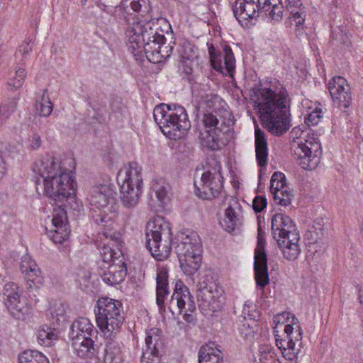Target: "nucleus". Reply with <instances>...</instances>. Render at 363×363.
Here are the masks:
<instances>
[{
	"label": "nucleus",
	"instance_id": "nucleus-1",
	"mask_svg": "<svg viewBox=\"0 0 363 363\" xmlns=\"http://www.w3.org/2000/svg\"><path fill=\"white\" fill-rule=\"evenodd\" d=\"M251 101L263 128L279 136L291 126L290 99L286 88L279 82L267 86L253 87Z\"/></svg>",
	"mask_w": 363,
	"mask_h": 363
},
{
	"label": "nucleus",
	"instance_id": "nucleus-2",
	"mask_svg": "<svg viewBox=\"0 0 363 363\" xmlns=\"http://www.w3.org/2000/svg\"><path fill=\"white\" fill-rule=\"evenodd\" d=\"M33 171L37 177L35 184L38 191L48 196L58 209L67 210L68 206L73 208L72 203L75 201V186L77 185L72 172L62 168L60 163L53 157L47 156L35 163Z\"/></svg>",
	"mask_w": 363,
	"mask_h": 363
},
{
	"label": "nucleus",
	"instance_id": "nucleus-3",
	"mask_svg": "<svg viewBox=\"0 0 363 363\" xmlns=\"http://www.w3.org/2000/svg\"><path fill=\"white\" fill-rule=\"evenodd\" d=\"M201 121L203 128L200 132L199 139L201 145L209 150H220L233 137V118L226 110L207 111L203 113Z\"/></svg>",
	"mask_w": 363,
	"mask_h": 363
},
{
	"label": "nucleus",
	"instance_id": "nucleus-4",
	"mask_svg": "<svg viewBox=\"0 0 363 363\" xmlns=\"http://www.w3.org/2000/svg\"><path fill=\"white\" fill-rule=\"evenodd\" d=\"M150 16L144 21L132 18L127 19L128 26L125 31L129 48L136 55L135 51L143 49L146 54L160 52L163 51L161 48V42L165 40L162 30L159 26L157 21L153 19L147 20Z\"/></svg>",
	"mask_w": 363,
	"mask_h": 363
},
{
	"label": "nucleus",
	"instance_id": "nucleus-5",
	"mask_svg": "<svg viewBox=\"0 0 363 363\" xmlns=\"http://www.w3.org/2000/svg\"><path fill=\"white\" fill-rule=\"evenodd\" d=\"M274 334L276 345L287 360L297 358L302 347V329L297 318L289 312H283L274 316Z\"/></svg>",
	"mask_w": 363,
	"mask_h": 363
},
{
	"label": "nucleus",
	"instance_id": "nucleus-6",
	"mask_svg": "<svg viewBox=\"0 0 363 363\" xmlns=\"http://www.w3.org/2000/svg\"><path fill=\"white\" fill-rule=\"evenodd\" d=\"M153 117L163 134L171 140L180 138L191 128L186 109L177 104L157 106L153 111Z\"/></svg>",
	"mask_w": 363,
	"mask_h": 363
},
{
	"label": "nucleus",
	"instance_id": "nucleus-7",
	"mask_svg": "<svg viewBox=\"0 0 363 363\" xmlns=\"http://www.w3.org/2000/svg\"><path fill=\"white\" fill-rule=\"evenodd\" d=\"M272 233L287 260H294L301 252L299 233L291 218L283 213H276L272 218Z\"/></svg>",
	"mask_w": 363,
	"mask_h": 363
},
{
	"label": "nucleus",
	"instance_id": "nucleus-8",
	"mask_svg": "<svg viewBox=\"0 0 363 363\" xmlns=\"http://www.w3.org/2000/svg\"><path fill=\"white\" fill-rule=\"evenodd\" d=\"M98 328L106 338L114 337L125 320L123 308L120 301L109 297L99 298L94 308Z\"/></svg>",
	"mask_w": 363,
	"mask_h": 363
},
{
	"label": "nucleus",
	"instance_id": "nucleus-9",
	"mask_svg": "<svg viewBox=\"0 0 363 363\" xmlns=\"http://www.w3.org/2000/svg\"><path fill=\"white\" fill-rule=\"evenodd\" d=\"M116 179L122 205L127 209L134 208L143 192L142 168L136 162H130L118 171Z\"/></svg>",
	"mask_w": 363,
	"mask_h": 363
},
{
	"label": "nucleus",
	"instance_id": "nucleus-10",
	"mask_svg": "<svg viewBox=\"0 0 363 363\" xmlns=\"http://www.w3.org/2000/svg\"><path fill=\"white\" fill-rule=\"evenodd\" d=\"M116 192L107 185L92 187L87 198L89 204L98 210H93L94 222L101 226L111 225L117 211Z\"/></svg>",
	"mask_w": 363,
	"mask_h": 363
},
{
	"label": "nucleus",
	"instance_id": "nucleus-11",
	"mask_svg": "<svg viewBox=\"0 0 363 363\" xmlns=\"http://www.w3.org/2000/svg\"><path fill=\"white\" fill-rule=\"evenodd\" d=\"M146 247L157 260L166 259L172 250V230L170 223L163 218H155L146 226Z\"/></svg>",
	"mask_w": 363,
	"mask_h": 363
},
{
	"label": "nucleus",
	"instance_id": "nucleus-12",
	"mask_svg": "<svg viewBox=\"0 0 363 363\" xmlns=\"http://www.w3.org/2000/svg\"><path fill=\"white\" fill-rule=\"evenodd\" d=\"M197 298L199 308L205 316H213L220 311L225 300L222 289L208 278L199 282Z\"/></svg>",
	"mask_w": 363,
	"mask_h": 363
},
{
	"label": "nucleus",
	"instance_id": "nucleus-13",
	"mask_svg": "<svg viewBox=\"0 0 363 363\" xmlns=\"http://www.w3.org/2000/svg\"><path fill=\"white\" fill-rule=\"evenodd\" d=\"M223 188V177L220 164L213 160L199 181H194V192L201 199L211 200L216 198Z\"/></svg>",
	"mask_w": 363,
	"mask_h": 363
},
{
	"label": "nucleus",
	"instance_id": "nucleus-14",
	"mask_svg": "<svg viewBox=\"0 0 363 363\" xmlns=\"http://www.w3.org/2000/svg\"><path fill=\"white\" fill-rule=\"evenodd\" d=\"M291 154L296 162L304 169L312 170L318 166L322 155L321 145L315 138L294 140L291 145Z\"/></svg>",
	"mask_w": 363,
	"mask_h": 363
},
{
	"label": "nucleus",
	"instance_id": "nucleus-15",
	"mask_svg": "<svg viewBox=\"0 0 363 363\" xmlns=\"http://www.w3.org/2000/svg\"><path fill=\"white\" fill-rule=\"evenodd\" d=\"M165 342V337L160 329L152 328L146 330L140 363L161 362V357L164 352Z\"/></svg>",
	"mask_w": 363,
	"mask_h": 363
},
{
	"label": "nucleus",
	"instance_id": "nucleus-16",
	"mask_svg": "<svg viewBox=\"0 0 363 363\" xmlns=\"http://www.w3.org/2000/svg\"><path fill=\"white\" fill-rule=\"evenodd\" d=\"M196 308L194 296L189 289L181 281L177 283L169 303V309L172 315H181L186 309L193 313Z\"/></svg>",
	"mask_w": 363,
	"mask_h": 363
},
{
	"label": "nucleus",
	"instance_id": "nucleus-17",
	"mask_svg": "<svg viewBox=\"0 0 363 363\" xmlns=\"http://www.w3.org/2000/svg\"><path fill=\"white\" fill-rule=\"evenodd\" d=\"M265 242L262 237V231L259 229L257 235V245L255 250V278L256 284L260 289H263L269 282L267 257L264 250Z\"/></svg>",
	"mask_w": 363,
	"mask_h": 363
},
{
	"label": "nucleus",
	"instance_id": "nucleus-18",
	"mask_svg": "<svg viewBox=\"0 0 363 363\" xmlns=\"http://www.w3.org/2000/svg\"><path fill=\"white\" fill-rule=\"evenodd\" d=\"M5 305L13 316L20 318V314L28 312L26 298L19 294V288L15 283L6 284L4 288Z\"/></svg>",
	"mask_w": 363,
	"mask_h": 363
},
{
	"label": "nucleus",
	"instance_id": "nucleus-19",
	"mask_svg": "<svg viewBox=\"0 0 363 363\" xmlns=\"http://www.w3.org/2000/svg\"><path fill=\"white\" fill-rule=\"evenodd\" d=\"M233 10L238 22L247 27L255 24L260 13L257 3L253 0H236Z\"/></svg>",
	"mask_w": 363,
	"mask_h": 363
},
{
	"label": "nucleus",
	"instance_id": "nucleus-20",
	"mask_svg": "<svg viewBox=\"0 0 363 363\" xmlns=\"http://www.w3.org/2000/svg\"><path fill=\"white\" fill-rule=\"evenodd\" d=\"M328 90L333 102L339 106L348 108L352 100L350 85L342 77H334L328 83Z\"/></svg>",
	"mask_w": 363,
	"mask_h": 363
},
{
	"label": "nucleus",
	"instance_id": "nucleus-21",
	"mask_svg": "<svg viewBox=\"0 0 363 363\" xmlns=\"http://www.w3.org/2000/svg\"><path fill=\"white\" fill-rule=\"evenodd\" d=\"M53 229H51L48 235L55 244H62L68 240L70 230L67 219V210L55 209L52 219Z\"/></svg>",
	"mask_w": 363,
	"mask_h": 363
},
{
	"label": "nucleus",
	"instance_id": "nucleus-22",
	"mask_svg": "<svg viewBox=\"0 0 363 363\" xmlns=\"http://www.w3.org/2000/svg\"><path fill=\"white\" fill-rule=\"evenodd\" d=\"M175 240L173 245L179 259L181 256L189 257L194 255L196 248L203 250L200 238L196 233L191 232L190 234H186L181 232Z\"/></svg>",
	"mask_w": 363,
	"mask_h": 363
},
{
	"label": "nucleus",
	"instance_id": "nucleus-23",
	"mask_svg": "<svg viewBox=\"0 0 363 363\" xmlns=\"http://www.w3.org/2000/svg\"><path fill=\"white\" fill-rule=\"evenodd\" d=\"M20 269L30 288L37 289L40 287L43 283L41 271L29 255H25L22 257Z\"/></svg>",
	"mask_w": 363,
	"mask_h": 363
},
{
	"label": "nucleus",
	"instance_id": "nucleus-24",
	"mask_svg": "<svg viewBox=\"0 0 363 363\" xmlns=\"http://www.w3.org/2000/svg\"><path fill=\"white\" fill-rule=\"evenodd\" d=\"M211 65L215 70L222 72L223 60L228 72H231L235 68V60L232 49L228 45H225L223 52L217 53L215 48L211 45L208 48Z\"/></svg>",
	"mask_w": 363,
	"mask_h": 363
},
{
	"label": "nucleus",
	"instance_id": "nucleus-25",
	"mask_svg": "<svg viewBox=\"0 0 363 363\" xmlns=\"http://www.w3.org/2000/svg\"><path fill=\"white\" fill-rule=\"evenodd\" d=\"M72 340V346L77 356L82 359H92L96 357L98 348L91 337H77Z\"/></svg>",
	"mask_w": 363,
	"mask_h": 363
},
{
	"label": "nucleus",
	"instance_id": "nucleus-26",
	"mask_svg": "<svg viewBox=\"0 0 363 363\" xmlns=\"http://www.w3.org/2000/svg\"><path fill=\"white\" fill-rule=\"evenodd\" d=\"M126 266L124 262L113 263L107 271L104 272L101 277L102 280L110 286H114L121 283L126 277Z\"/></svg>",
	"mask_w": 363,
	"mask_h": 363
},
{
	"label": "nucleus",
	"instance_id": "nucleus-27",
	"mask_svg": "<svg viewBox=\"0 0 363 363\" xmlns=\"http://www.w3.org/2000/svg\"><path fill=\"white\" fill-rule=\"evenodd\" d=\"M157 298L156 303L159 311L162 313L165 311L164 299L169 294L168 273L166 269L159 268L157 272Z\"/></svg>",
	"mask_w": 363,
	"mask_h": 363
},
{
	"label": "nucleus",
	"instance_id": "nucleus-28",
	"mask_svg": "<svg viewBox=\"0 0 363 363\" xmlns=\"http://www.w3.org/2000/svg\"><path fill=\"white\" fill-rule=\"evenodd\" d=\"M97 330L90 320L86 318H80L75 320L71 326L70 337L76 339L77 337H96Z\"/></svg>",
	"mask_w": 363,
	"mask_h": 363
},
{
	"label": "nucleus",
	"instance_id": "nucleus-29",
	"mask_svg": "<svg viewBox=\"0 0 363 363\" xmlns=\"http://www.w3.org/2000/svg\"><path fill=\"white\" fill-rule=\"evenodd\" d=\"M255 152L257 163L259 167H265L268 159V145L265 133L259 128H255Z\"/></svg>",
	"mask_w": 363,
	"mask_h": 363
},
{
	"label": "nucleus",
	"instance_id": "nucleus-30",
	"mask_svg": "<svg viewBox=\"0 0 363 363\" xmlns=\"http://www.w3.org/2000/svg\"><path fill=\"white\" fill-rule=\"evenodd\" d=\"M203 250L196 248L194 255L189 257L181 256L179 261L180 267L183 272L189 277L194 275L201 267Z\"/></svg>",
	"mask_w": 363,
	"mask_h": 363
},
{
	"label": "nucleus",
	"instance_id": "nucleus-31",
	"mask_svg": "<svg viewBox=\"0 0 363 363\" xmlns=\"http://www.w3.org/2000/svg\"><path fill=\"white\" fill-rule=\"evenodd\" d=\"M199 363H223L222 352L214 343L203 345L199 352Z\"/></svg>",
	"mask_w": 363,
	"mask_h": 363
},
{
	"label": "nucleus",
	"instance_id": "nucleus-32",
	"mask_svg": "<svg viewBox=\"0 0 363 363\" xmlns=\"http://www.w3.org/2000/svg\"><path fill=\"white\" fill-rule=\"evenodd\" d=\"M257 6L260 13H264L275 21H280L283 18L284 9L281 0H278L277 4L272 0L266 4L257 3Z\"/></svg>",
	"mask_w": 363,
	"mask_h": 363
},
{
	"label": "nucleus",
	"instance_id": "nucleus-33",
	"mask_svg": "<svg viewBox=\"0 0 363 363\" xmlns=\"http://www.w3.org/2000/svg\"><path fill=\"white\" fill-rule=\"evenodd\" d=\"M151 189L155 192L158 201L162 205L167 204L169 201V194L171 186L168 182L163 178H156L152 181Z\"/></svg>",
	"mask_w": 363,
	"mask_h": 363
},
{
	"label": "nucleus",
	"instance_id": "nucleus-34",
	"mask_svg": "<svg viewBox=\"0 0 363 363\" xmlns=\"http://www.w3.org/2000/svg\"><path fill=\"white\" fill-rule=\"evenodd\" d=\"M122 355L120 345L113 340V337L107 342L104 357V363H122Z\"/></svg>",
	"mask_w": 363,
	"mask_h": 363
},
{
	"label": "nucleus",
	"instance_id": "nucleus-35",
	"mask_svg": "<svg viewBox=\"0 0 363 363\" xmlns=\"http://www.w3.org/2000/svg\"><path fill=\"white\" fill-rule=\"evenodd\" d=\"M27 77V72L23 64L18 62L14 72H10L7 84L11 89H18L22 87Z\"/></svg>",
	"mask_w": 363,
	"mask_h": 363
},
{
	"label": "nucleus",
	"instance_id": "nucleus-36",
	"mask_svg": "<svg viewBox=\"0 0 363 363\" xmlns=\"http://www.w3.org/2000/svg\"><path fill=\"white\" fill-rule=\"evenodd\" d=\"M222 225L223 228L229 233L235 231L240 226L241 220L239 214L232 205L226 208Z\"/></svg>",
	"mask_w": 363,
	"mask_h": 363
},
{
	"label": "nucleus",
	"instance_id": "nucleus-37",
	"mask_svg": "<svg viewBox=\"0 0 363 363\" xmlns=\"http://www.w3.org/2000/svg\"><path fill=\"white\" fill-rule=\"evenodd\" d=\"M286 186L285 175L281 172H274L270 180V191L274 196V199L279 198V194L284 191Z\"/></svg>",
	"mask_w": 363,
	"mask_h": 363
},
{
	"label": "nucleus",
	"instance_id": "nucleus-38",
	"mask_svg": "<svg viewBox=\"0 0 363 363\" xmlns=\"http://www.w3.org/2000/svg\"><path fill=\"white\" fill-rule=\"evenodd\" d=\"M180 62L186 66L190 70L189 65L194 58L196 57L195 47L189 42H184L179 50Z\"/></svg>",
	"mask_w": 363,
	"mask_h": 363
},
{
	"label": "nucleus",
	"instance_id": "nucleus-39",
	"mask_svg": "<svg viewBox=\"0 0 363 363\" xmlns=\"http://www.w3.org/2000/svg\"><path fill=\"white\" fill-rule=\"evenodd\" d=\"M274 348L270 345H261L255 356V363H272L276 356Z\"/></svg>",
	"mask_w": 363,
	"mask_h": 363
},
{
	"label": "nucleus",
	"instance_id": "nucleus-40",
	"mask_svg": "<svg viewBox=\"0 0 363 363\" xmlns=\"http://www.w3.org/2000/svg\"><path fill=\"white\" fill-rule=\"evenodd\" d=\"M19 363H49L48 358L37 350H26L18 355Z\"/></svg>",
	"mask_w": 363,
	"mask_h": 363
},
{
	"label": "nucleus",
	"instance_id": "nucleus-41",
	"mask_svg": "<svg viewBox=\"0 0 363 363\" xmlns=\"http://www.w3.org/2000/svg\"><path fill=\"white\" fill-rule=\"evenodd\" d=\"M38 343L45 347H50L54 340L58 338L57 332L50 327H43L39 330L37 335Z\"/></svg>",
	"mask_w": 363,
	"mask_h": 363
},
{
	"label": "nucleus",
	"instance_id": "nucleus-42",
	"mask_svg": "<svg viewBox=\"0 0 363 363\" xmlns=\"http://www.w3.org/2000/svg\"><path fill=\"white\" fill-rule=\"evenodd\" d=\"M36 108L41 116L47 117L52 113L53 104L47 94L46 89L43 91L40 101H37Z\"/></svg>",
	"mask_w": 363,
	"mask_h": 363
},
{
	"label": "nucleus",
	"instance_id": "nucleus-43",
	"mask_svg": "<svg viewBox=\"0 0 363 363\" xmlns=\"http://www.w3.org/2000/svg\"><path fill=\"white\" fill-rule=\"evenodd\" d=\"M258 328L257 320H243L239 327V332L245 339L250 340L254 337Z\"/></svg>",
	"mask_w": 363,
	"mask_h": 363
},
{
	"label": "nucleus",
	"instance_id": "nucleus-44",
	"mask_svg": "<svg viewBox=\"0 0 363 363\" xmlns=\"http://www.w3.org/2000/svg\"><path fill=\"white\" fill-rule=\"evenodd\" d=\"M113 224L114 223H113L111 225L104 226L108 229L105 228L101 233L106 240H108L107 242H109V245H111L112 247H116L118 248L121 245V236L119 233L112 230Z\"/></svg>",
	"mask_w": 363,
	"mask_h": 363
},
{
	"label": "nucleus",
	"instance_id": "nucleus-45",
	"mask_svg": "<svg viewBox=\"0 0 363 363\" xmlns=\"http://www.w3.org/2000/svg\"><path fill=\"white\" fill-rule=\"evenodd\" d=\"M130 5L135 12L140 13L142 16H148L152 10L149 0H132Z\"/></svg>",
	"mask_w": 363,
	"mask_h": 363
},
{
	"label": "nucleus",
	"instance_id": "nucleus-46",
	"mask_svg": "<svg viewBox=\"0 0 363 363\" xmlns=\"http://www.w3.org/2000/svg\"><path fill=\"white\" fill-rule=\"evenodd\" d=\"M241 316L243 320H257L259 318V312L256 309V306L252 303H245L242 306Z\"/></svg>",
	"mask_w": 363,
	"mask_h": 363
},
{
	"label": "nucleus",
	"instance_id": "nucleus-47",
	"mask_svg": "<svg viewBox=\"0 0 363 363\" xmlns=\"http://www.w3.org/2000/svg\"><path fill=\"white\" fill-rule=\"evenodd\" d=\"M17 106V99H7L3 101L0 106V112L6 118H9L10 116L16 111Z\"/></svg>",
	"mask_w": 363,
	"mask_h": 363
},
{
	"label": "nucleus",
	"instance_id": "nucleus-48",
	"mask_svg": "<svg viewBox=\"0 0 363 363\" xmlns=\"http://www.w3.org/2000/svg\"><path fill=\"white\" fill-rule=\"evenodd\" d=\"M32 51V47L28 42H23L19 47L18 50L16 52V59L18 60V62L20 64H23L25 66L26 60H27L28 55Z\"/></svg>",
	"mask_w": 363,
	"mask_h": 363
},
{
	"label": "nucleus",
	"instance_id": "nucleus-49",
	"mask_svg": "<svg viewBox=\"0 0 363 363\" xmlns=\"http://www.w3.org/2000/svg\"><path fill=\"white\" fill-rule=\"evenodd\" d=\"M113 247L109 245V242L104 243L103 247L100 250L101 257L102 260L105 263H109L110 262H115V255L116 253L113 249Z\"/></svg>",
	"mask_w": 363,
	"mask_h": 363
},
{
	"label": "nucleus",
	"instance_id": "nucleus-50",
	"mask_svg": "<svg viewBox=\"0 0 363 363\" xmlns=\"http://www.w3.org/2000/svg\"><path fill=\"white\" fill-rule=\"evenodd\" d=\"M322 118V111L320 108H315L307 117L305 118V123L308 126L316 125Z\"/></svg>",
	"mask_w": 363,
	"mask_h": 363
},
{
	"label": "nucleus",
	"instance_id": "nucleus-51",
	"mask_svg": "<svg viewBox=\"0 0 363 363\" xmlns=\"http://www.w3.org/2000/svg\"><path fill=\"white\" fill-rule=\"evenodd\" d=\"M267 199L264 196H256L252 202V208L256 213H259L266 208Z\"/></svg>",
	"mask_w": 363,
	"mask_h": 363
},
{
	"label": "nucleus",
	"instance_id": "nucleus-52",
	"mask_svg": "<svg viewBox=\"0 0 363 363\" xmlns=\"http://www.w3.org/2000/svg\"><path fill=\"white\" fill-rule=\"evenodd\" d=\"M279 198L277 199H274L275 202H277V204L283 206H287L291 203V194L284 188V191L281 192V194H279Z\"/></svg>",
	"mask_w": 363,
	"mask_h": 363
},
{
	"label": "nucleus",
	"instance_id": "nucleus-53",
	"mask_svg": "<svg viewBox=\"0 0 363 363\" xmlns=\"http://www.w3.org/2000/svg\"><path fill=\"white\" fill-rule=\"evenodd\" d=\"M279 198L277 199H274L275 202H277V204L283 206H287L291 203V194L284 188V191L281 192V194H279Z\"/></svg>",
	"mask_w": 363,
	"mask_h": 363
},
{
	"label": "nucleus",
	"instance_id": "nucleus-54",
	"mask_svg": "<svg viewBox=\"0 0 363 363\" xmlns=\"http://www.w3.org/2000/svg\"><path fill=\"white\" fill-rule=\"evenodd\" d=\"M306 11H300L299 12L294 13V15L289 16L291 23H294L296 26L302 25L305 21Z\"/></svg>",
	"mask_w": 363,
	"mask_h": 363
},
{
	"label": "nucleus",
	"instance_id": "nucleus-55",
	"mask_svg": "<svg viewBox=\"0 0 363 363\" xmlns=\"http://www.w3.org/2000/svg\"><path fill=\"white\" fill-rule=\"evenodd\" d=\"M202 102L201 106H206V108H211L215 104V103L218 99L217 95L214 94H206L205 96H201Z\"/></svg>",
	"mask_w": 363,
	"mask_h": 363
},
{
	"label": "nucleus",
	"instance_id": "nucleus-56",
	"mask_svg": "<svg viewBox=\"0 0 363 363\" xmlns=\"http://www.w3.org/2000/svg\"><path fill=\"white\" fill-rule=\"evenodd\" d=\"M42 145L40 136L37 133H33L29 139V147L31 150H38Z\"/></svg>",
	"mask_w": 363,
	"mask_h": 363
},
{
	"label": "nucleus",
	"instance_id": "nucleus-57",
	"mask_svg": "<svg viewBox=\"0 0 363 363\" xmlns=\"http://www.w3.org/2000/svg\"><path fill=\"white\" fill-rule=\"evenodd\" d=\"M50 313L52 318H56L57 320L59 319V316H63L65 313L64 306L61 303H56L50 309Z\"/></svg>",
	"mask_w": 363,
	"mask_h": 363
},
{
	"label": "nucleus",
	"instance_id": "nucleus-58",
	"mask_svg": "<svg viewBox=\"0 0 363 363\" xmlns=\"http://www.w3.org/2000/svg\"><path fill=\"white\" fill-rule=\"evenodd\" d=\"M165 40H162L161 42V45H162V48H161L163 51H161V52H155L154 54H152V55H160L161 57H163V58H166V57H168L171 52H172L173 50V46H170V45H165V43H164Z\"/></svg>",
	"mask_w": 363,
	"mask_h": 363
},
{
	"label": "nucleus",
	"instance_id": "nucleus-59",
	"mask_svg": "<svg viewBox=\"0 0 363 363\" xmlns=\"http://www.w3.org/2000/svg\"><path fill=\"white\" fill-rule=\"evenodd\" d=\"M298 6H302V3L300 0H286V9H290L291 8H297Z\"/></svg>",
	"mask_w": 363,
	"mask_h": 363
},
{
	"label": "nucleus",
	"instance_id": "nucleus-60",
	"mask_svg": "<svg viewBox=\"0 0 363 363\" xmlns=\"http://www.w3.org/2000/svg\"><path fill=\"white\" fill-rule=\"evenodd\" d=\"M189 82L191 84L192 92L194 94H195L196 91L198 89V86H200L201 84L199 83L194 76L189 77Z\"/></svg>",
	"mask_w": 363,
	"mask_h": 363
},
{
	"label": "nucleus",
	"instance_id": "nucleus-61",
	"mask_svg": "<svg viewBox=\"0 0 363 363\" xmlns=\"http://www.w3.org/2000/svg\"><path fill=\"white\" fill-rule=\"evenodd\" d=\"M190 311H187L186 309L185 311L182 312L181 315H183L184 320L187 323H192L194 320V317L191 314Z\"/></svg>",
	"mask_w": 363,
	"mask_h": 363
},
{
	"label": "nucleus",
	"instance_id": "nucleus-62",
	"mask_svg": "<svg viewBox=\"0 0 363 363\" xmlns=\"http://www.w3.org/2000/svg\"><path fill=\"white\" fill-rule=\"evenodd\" d=\"M6 172V164L3 159L2 152L0 151V179Z\"/></svg>",
	"mask_w": 363,
	"mask_h": 363
},
{
	"label": "nucleus",
	"instance_id": "nucleus-63",
	"mask_svg": "<svg viewBox=\"0 0 363 363\" xmlns=\"http://www.w3.org/2000/svg\"><path fill=\"white\" fill-rule=\"evenodd\" d=\"M304 8L301 6H298L297 8H291L290 9H286L285 11H288L290 14V16L294 15V13L299 12L300 11H303Z\"/></svg>",
	"mask_w": 363,
	"mask_h": 363
},
{
	"label": "nucleus",
	"instance_id": "nucleus-64",
	"mask_svg": "<svg viewBox=\"0 0 363 363\" xmlns=\"http://www.w3.org/2000/svg\"><path fill=\"white\" fill-rule=\"evenodd\" d=\"M303 133V130H301V129L299 128V127H294L291 133L293 135H295L296 137L298 136H301V134Z\"/></svg>",
	"mask_w": 363,
	"mask_h": 363
}]
</instances>
